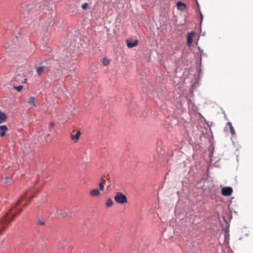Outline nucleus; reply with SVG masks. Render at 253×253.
<instances>
[{
    "instance_id": "obj_1",
    "label": "nucleus",
    "mask_w": 253,
    "mask_h": 253,
    "mask_svg": "<svg viewBox=\"0 0 253 253\" xmlns=\"http://www.w3.org/2000/svg\"><path fill=\"white\" fill-rule=\"evenodd\" d=\"M23 200L24 198L21 197L0 220V235L2 234L3 231L8 227L9 223L14 219V217L20 213L21 210L19 207Z\"/></svg>"
},
{
    "instance_id": "obj_2",
    "label": "nucleus",
    "mask_w": 253,
    "mask_h": 253,
    "mask_svg": "<svg viewBox=\"0 0 253 253\" xmlns=\"http://www.w3.org/2000/svg\"><path fill=\"white\" fill-rule=\"evenodd\" d=\"M115 201L120 204H124L127 202L126 197L122 193L118 192L114 197Z\"/></svg>"
},
{
    "instance_id": "obj_3",
    "label": "nucleus",
    "mask_w": 253,
    "mask_h": 253,
    "mask_svg": "<svg viewBox=\"0 0 253 253\" xmlns=\"http://www.w3.org/2000/svg\"><path fill=\"white\" fill-rule=\"evenodd\" d=\"M233 193V189L230 187H225L221 189V194L224 196H229Z\"/></svg>"
},
{
    "instance_id": "obj_4",
    "label": "nucleus",
    "mask_w": 253,
    "mask_h": 253,
    "mask_svg": "<svg viewBox=\"0 0 253 253\" xmlns=\"http://www.w3.org/2000/svg\"><path fill=\"white\" fill-rule=\"evenodd\" d=\"M101 190L100 189H93L89 191V196L92 198L98 197L101 195Z\"/></svg>"
},
{
    "instance_id": "obj_5",
    "label": "nucleus",
    "mask_w": 253,
    "mask_h": 253,
    "mask_svg": "<svg viewBox=\"0 0 253 253\" xmlns=\"http://www.w3.org/2000/svg\"><path fill=\"white\" fill-rule=\"evenodd\" d=\"M74 132V131H73L72 133L71 134L70 137L74 142L76 143L79 139L81 133L80 131L78 130L77 131H76L75 134H74L73 133Z\"/></svg>"
},
{
    "instance_id": "obj_6",
    "label": "nucleus",
    "mask_w": 253,
    "mask_h": 253,
    "mask_svg": "<svg viewBox=\"0 0 253 253\" xmlns=\"http://www.w3.org/2000/svg\"><path fill=\"white\" fill-rule=\"evenodd\" d=\"M126 43L128 47L132 48L138 44V41L137 40H127L126 41Z\"/></svg>"
},
{
    "instance_id": "obj_7",
    "label": "nucleus",
    "mask_w": 253,
    "mask_h": 253,
    "mask_svg": "<svg viewBox=\"0 0 253 253\" xmlns=\"http://www.w3.org/2000/svg\"><path fill=\"white\" fill-rule=\"evenodd\" d=\"M195 35V32H190L187 34V45L190 46L192 42H193V38Z\"/></svg>"
},
{
    "instance_id": "obj_8",
    "label": "nucleus",
    "mask_w": 253,
    "mask_h": 253,
    "mask_svg": "<svg viewBox=\"0 0 253 253\" xmlns=\"http://www.w3.org/2000/svg\"><path fill=\"white\" fill-rule=\"evenodd\" d=\"M8 128L5 125L0 126V136L3 137L5 135L6 132L7 131Z\"/></svg>"
},
{
    "instance_id": "obj_9",
    "label": "nucleus",
    "mask_w": 253,
    "mask_h": 253,
    "mask_svg": "<svg viewBox=\"0 0 253 253\" xmlns=\"http://www.w3.org/2000/svg\"><path fill=\"white\" fill-rule=\"evenodd\" d=\"M176 5L177 9L181 11H183L186 8V4L180 1L177 2Z\"/></svg>"
},
{
    "instance_id": "obj_10",
    "label": "nucleus",
    "mask_w": 253,
    "mask_h": 253,
    "mask_svg": "<svg viewBox=\"0 0 253 253\" xmlns=\"http://www.w3.org/2000/svg\"><path fill=\"white\" fill-rule=\"evenodd\" d=\"M28 103L31 106V108L36 107V105L35 103V98L33 96H30L29 98Z\"/></svg>"
},
{
    "instance_id": "obj_11",
    "label": "nucleus",
    "mask_w": 253,
    "mask_h": 253,
    "mask_svg": "<svg viewBox=\"0 0 253 253\" xmlns=\"http://www.w3.org/2000/svg\"><path fill=\"white\" fill-rule=\"evenodd\" d=\"M7 116L6 114L0 110V124H2L6 121Z\"/></svg>"
},
{
    "instance_id": "obj_12",
    "label": "nucleus",
    "mask_w": 253,
    "mask_h": 253,
    "mask_svg": "<svg viewBox=\"0 0 253 253\" xmlns=\"http://www.w3.org/2000/svg\"><path fill=\"white\" fill-rule=\"evenodd\" d=\"M45 69V67L44 66H39L37 68L36 72L38 75L40 76L42 75V74L44 71Z\"/></svg>"
},
{
    "instance_id": "obj_13",
    "label": "nucleus",
    "mask_w": 253,
    "mask_h": 253,
    "mask_svg": "<svg viewBox=\"0 0 253 253\" xmlns=\"http://www.w3.org/2000/svg\"><path fill=\"white\" fill-rule=\"evenodd\" d=\"M106 184V180L104 178L101 179V182L99 184V187L100 190L103 191L104 190V186Z\"/></svg>"
},
{
    "instance_id": "obj_14",
    "label": "nucleus",
    "mask_w": 253,
    "mask_h": 253,
    "mask_svg": "<svg viewBox=\"0 0 253 253\" xmlns=\"http://www.w3.org/2000/svg\"><path fill=\"white\" fill-rule=\"evenodd\" d=\"M227 126H228L229 128H230V132H231V133L232 135H234L235 134V131L234 130V128L231 124V122H228L227 123Z\"/></svg>"
},
{
    "instance_id": "obj_15",
    "label": "nucleus",
    "mask_w": 253,
    "mask_h": 253,
    "mask_svg": "<svg viewBox=\"0 0 253 253\" xmlns=\"http://www.w3.org/2000/svg\"><path fill=\"white\" fill-rule=\"evenodd\" d=\"M114 204L113 201L111 199H108L106 202V206L107 208L111 207Z\"/></svg>"
},
{
    "instance_id": "obj_16",
    "label": "nucleus",
    "mask_w": 253,
    "mask_h": 253,
    "mask_svg": "<svg viewBox=\"0 0 253 253\" xmlns=\"http://www.w3.org/2000/svg\"><path fill=\"white\" fill-rule=\"evenodd\" d=\"M13 88L20 92L23 89V86L22 85L13 86Z\"/></svg>"
},
{
    "instance_id": "obj_17",
    "label": "nucleus",
    "mask_w": 253,
    "mask_h": 253,
    "mask_svg": "<svg viewBox=\"0 0 253 253\" xmlns=\"http://www.w3.org/2000/svg\"><path fill=\"white\" fill-rule=\"evenodd\" d=\"M102 62L104 65L107 66L110 63V60L107 58H104Z\"/></svg>"
},
{
    "instance_id": "obj_18",
    "label": "nucleus",
    "mask_w": 253,
    "mask_h": 253,
    "mask_svg": "<svg viewBox=\"0 0 253 253\" xmlns=\"http://www.w3.org/2000/svg\"><path fill=\"white\" fill-rule=\"evenodd\" d=\"M4 182L5 183H8L11 182V178L9 177H5L4 178Z\"/></svg>"
},
{
    "instance_id": "obj_19",
    "label": "nucleus",
    "mask_w": 253,
    "mask_h": 253,
    "mask_svg": "<svg viewBox=\"0 0 253 253\" xmlns=\"http://www.w3.org/2000/svg\"><path fill=\"white\" fill-rule=\"evenodd\" d=\"M37 223L39 225H44V222L42 220V219H38V221H37Z\"/></svg>"
},
{
    "instance_id": "obj_20",
    "label": "nucleus",
    "mask_w": 253,
    "mask_h": 253,
    "mask_svg": "<svg viewBox=\"0 0 253 253\" xmlns=\"http://www.w3.org/2000/svg\"><path fill=\"white\" fill-rule=\"evenodd\" d=\"M88 3H84L82 5V8L83 9H86L88 8Z\"/></svg>"
},
{
    "instance_id": "obj_21",
    "label": "nucleus",
    "mask_w": 253,
    "mask_h": 253,
    "mask_svg": "<svg viewBox=\"0 0 253 253\" xmlns=\"http://www.w3.org/2000/svg\"><path fill=\"white\" fill-rule=\"evenodd\" d=\"M61 215L62 217H65L67 215V213L66 212H63L61 213Z\"/></svg>"
},
{
    "instance_id": "obj_22",
    "label": "nucleus",
    "mask_w": 253,
    "mask_h": 253,
    "mask_svg": "<svg viewBox=\"0 0 253 253\" xmlns=\"http://www.w3.org/2000/svg\"><path fill=\"white\" fill-rule=\"evenodd\" d=\"M50 126H51L52 127H54V124L53 123H51L50 124Z\"/></svg>"
},
{
    "instance_id": "obj_23",
    "label": "nucleus",
    "mask_w": 253,
    "mask_h": 253,
    "mask_svg": "<svg viewBox=\"0 0 253 253\" xmlns=\"http://www.w3.org/2000/svg\"><path fill=\"white\" fill-rule=\"evenodd\" d=\"M22 7L24 10L26 9V7H25V6L24 5H22Z\"/></svg>"
},
{
    "instance_id": "obj_24",
    "label": "nucleus",
    "mask_w": 253,
    "mask_h": 253,
    "mask_svg": "<svg viewBox=\"0 0 253 253\" xmlns=\"http://www.w3.org/2000/svg\"><path fill=\"white\" fill-rule=\"evenodd\" d=\"M201 19H203V15L202 14H201Z\"/></svg>"
}]
</instances>
